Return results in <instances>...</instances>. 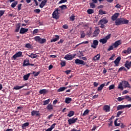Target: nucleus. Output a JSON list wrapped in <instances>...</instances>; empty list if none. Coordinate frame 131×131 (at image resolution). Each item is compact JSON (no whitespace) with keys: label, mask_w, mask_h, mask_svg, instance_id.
Instances as JSON below:
<instances>
[{"label":"nucleus","mask_w":131,"mask_h":131,"mask_svg":"<svg viewBox=\"0 0 131 131\" xmlns=\"http://www.w3.org/2000/svg\"><path fill=\"white\" fill-rule=\"evenodd\" d=\"M34 40H35V41H36L37 42H38V43L42 44L47 42V39L41 38V37L38 36H36L34 37Z\"/></svg>","instance_id":"obj_1"},{"label":"nucleus","mask_w":131,"mask_h":131,"mask_svg":"<svg viewBox=\"0 0 131 131\" xmlns=\"http://www.w3.org/2000/svg\"><path fill=\"white\" fill-rule=\"evenodd\" d=\"M52 17L54 19H59V9H56L52 13Z\"/></svg>","instance_id":"obj_2"},{"label":"nucleus","mask_w":131,"mask_h":131,"mask_svg":"<svg viewBox=\"0 0 131 131\" xmlns=\"http://www.w3.org/2000/svg\"><path fill=\"white\" fill-rule=\"evenodd\" d=\"M75 56H76V54H74L73 55L69 54L66 55L64 56V59H66V60H72V59H73V58H74V57H75Z\"/></svg>","instance_id":"obj_3"},{"label":"nucleus","mask_w":131,"mask_h":131,"mask_svg":"<svg viewBox=\"0 0 131 131\" xmlns=\"http://www.w3.org/2000/svg\"><path fill=\"white\" fill-rule=\"evenodd\" d=\"M75 63L77 65H85V62L83 60H80L78 58L75 60Z\"/></svg>","instance_id":"obj_4"},{"label":"nucleus","mask_w":131,"mask_h":131,"mask_svg":"<svg viewBox=\"0 0 131 131\" xmlns=\"http://www.w3.org/2000/svg\"><path fill=\"white\" fill-rule=\"evenodd\" d=\"M77 120H78V119H77V118H72L71 119H69L68 121L69 123V124H73L74 123H75V122H76V121H77Z\"/></svg>","instance_id":"obj_5"},{"label":"nucleus","mask_w":131,"mask_h":131,"mask_svg":"<svg viewBox=\"0 0 131 131\" xmlns=\"http://www.w3.org/2000/svg\"><path fill=\"white\" fill-rule=\"evenodd\" d=\"M99 33H100V30L99 29V28L96 27L92 37H96V36H98V35H99Z\"/></svg>","instance_id":"obj_6"},{"label":"nucleus","mask_w":131,"mask_h":131,"mask_svg":"<svg viewBox=\"0 0 131 131\" xmlns=\"http://www.w3.org/2000/svg\"><path fill=\"white\" fill-rule=\"evenodd\" d=\"M21 56H22V52L19 51L14 55L12 58H13L14 60H16L17 58H19V57H21Z\"/></svg>","instance_id":"obj_7"},{"label":"nucleus","mask_w":131,"mask_h":131,"mask_svg":"<svg viewBox=\"0 0 131 131\" xmlns=\"http://www.w3.org/2000/svg\"><path fill=\"white\" fill-rule=\"evenodd\" d=\"M98 45H99V41L98 40H93V43L91 45V48L96 49Z\"/></svg>","instance_id":"obj_8"},{"label":"nucleus","mask_w":131,"mask_h":131,"mask_svg":"<svg viewBox=\"0 0 131 131\" xmlns=\"http://www.w3.org/2000/svg\"><path fill=\"white\" fill-rule=\"evenodd\" d=\"M122 18H117L115 21V25L117 26H118V25H122Z\"/></svg>","instance_id":"obj_9"},{"label":"nucleus","mask_w":131,"mask_h":131,"mask_svg":"<svg viewBox=\"0 0 131 131\" xmlns=\"http://www.w3.org/2000/svg\"><path fill=\"white\" fill-rule=\"evenodd\" d=\"M121 44V40H119L116 41L115 42H114L113 44V46H114V48H118V46H120Z\"/></svg>","instance_id":"obj_10"},{"label":"nucleus","mask_w":131,"mask_h":131,"mask_svg":"<svg viewBox=\"0 0 131 131\" xmlns=\"http://www.w3.org/2000/svg\"><path fill=\"white\" fill-rule=\"evenodd\" d=\"M120 60H121V57L120 56L118 57L116 60L114 61V63L115 64L116 66H118L119 65V63L120 62Z\"/></svg>","instance_id":"obj_11"},{"label":"nucleus","mask_w":131,"mask_h":131,"mask_svg":"<svg viewBox=\"0 0 131 131\" xmlns=\"http://www.w3.org/2000/svg\"><path fill=\"white\" fill-rule=\"evenodd\" d=\"M122 54H125V55H128V54H130L131 53V48H128L127 50H125L122 51Z\"/></svg>","instance_id":"obj_12"},{"label":"nucleus","mask_w":131,"mask_h":131,"mask_svg":"<svg viewBox=\"0 0 131 131\" xmlns=\"http://www.w3.org/2000/svg\"><path fill=\"white\" fill-rule=\"evenodd\" d=\"M29 65H30V63H29V59L27 58L25 59L23 62V67H26V66H29Z\"/></svg>","instance_id":"obj_13"},{"label":"nucleus","mask_w":131,"mask_h":131,"mask_svg":"<svg viewBox=\"0 0 131 131\" xmlns=\"http://www.w3.org/2000/svg\"><path fill=\"white\" fill-rule=\"evenodd\" d=\"M118 16H119V14L118 13H115L112 16V20L113 21H115L117 20V18H118Z\"/></svg>","instance_id":"obj_14"},{"label":"nucleus","mask_w":131,"mask_h":131,"mask_svg":"<svg viewBox=\"0 0 131 131\" xmlns=\"http://www.w3.org/2000/svg\"><path fill=\"white\" fill-rule=\"evenodd\" d=\"M107 23H108V20L106 18H102L99 22V24H107Z\"/></svg>","instance_id":"obj_15"},{"label":"nucleus","mask_w":131,"mask_h":131,"mask_svg":"<svg viewBox=\"0 0 131 131\" xmlns=\"http://www.w3.org/2000/svg\"><path fill=\"white\" fill-rule=\"evenodd\" d=\"M28 57H30V58H31L32 59H35V58H38V55H37V54H30L28 55Z\"/></svg>","instance_id":"obj_16"},{"label":"nucleus","mask_w":131,"mask_h":131,"mask_svg":"<svg viewBox=\"0 0 131 131\" xmlns=\"http://www.w3.org/2000/svg\"><path fill=\"white\" fill-rule=\"evenodd\" d=\"M103 110L105 112H110V106L105 105L103 106Z\"/></svg>","instance_id":"obj_17"},{"label":"nucleus","mask_w":131,"mask_h":131,"mask_svg":"<svg viewBox=\"0 0 131 131\" xmlns=\"http://www.w3.org/2000/svg\"><path fill=\"white\" fill-rule=\"evenodd\" d=\"M47 2H48V0H43L41 2V4L39 5V7L41 9H42V8L45 7V5L47 4Z\"/></svg>","instance_id":"obj_18"},{"label":"nucleus","mask_w":131,"mask_h":131,"mask_svg":"<svg viewBox=\"0 0 131 131\" xmlns=\"http://www.w3.org/2000/svg\"><path fill=\"white\" fill-rule=\"evenodd\" d=\"M28 31V29L21 28L20 30V33L21 34H24V33H26V32H27Z\"/></svg>","instance_id":"obj_19"},{"label":"nucleus","mask_w":131,"mask_h":131,"mask_svg":"<svg viewBox=\"0 0 131 131\" xmlns=\"http://www.w3.org/2000/svg\"><path fill=\"white\" fill-rule=\"evenodd\" d=\"M31 115L32 116H34V115H36V116H39V111H33L31 112Z\"/></svg>","instance_id":"obj_20"},{"label":"nucleus","mask_w":131,"mask_h":131,"mask_svg":"<svg viewBox=\"0 0 131 131\" xmlns=\"http://www.w3.org/2000/svg\"><path fill=\"white\" fill-rule=\"evenodd\" d=\"M125 67H126L128 70L131 67L130 62L126 61L125 64Z\"/></svg>","instance_id":"obj_21"},{"label":"nucleus","mask_w":131,"mask_h":131,"mask_svg":"<svg viewBox=\"0 0 131 131\" xmlns=\"http://www.w3.org/2000/svg\"><path fill=\"white\" fill-rule=\"evenodd\" d=\"M55 38L52 39L51 40V42H55V41H57V40H59V39L60 38V37L59 36V35H55Z\"/></svg>","instance_id":"obj_22"},{"label":"nucleus","mask_w":131,"mask_h":131,"mask_svg":"<svg viewBox=\"0 0 131 131\" xmlns=\"http://www.w3.org/2000/svg\"><path fill=\"white\" fill-rule=\"evenodd\" d=\"M123 84L124 88H128V89H130V85H129V83H128V82L124 81L123 82Z\"/></svg>","instance_id":"obj_23"},{"label":"nucleus","mask_w":131,"mask_h":131,"mask_svg":"<svg viewBox=\"0 0 131 131\" xmlns=\"http://www.w3.org/2000/svg\"><path fill=\"white\" fill-rule=\"evenodd\" d=\"M100 54H98L93 57V60H94V61H98L100 60Z\"/></svg>","instance_id":"obj_24"},{"label":"nucleus","mask_w":131,"mask_h":131,"mask_svg":"<svg viewBox=\"0 0 131 131\" xmlns=\"http://www.w3.org/2000/svg\"><path fill=\"white\" fill-rule=\"evenodd\" d=\"M124 108H125L124 105H119L117 107V110H122V109H124Z\"/></svg>","instance_id":"obj_25"},{"label":"nucleus","mask_w":131,"mask_h":131,"mask_svg":"<svg viewBox=\"0 0 131 131\" xmlns=\"http://www.w3.org/2000/svg\"><path fill=\"white\" fill-rule=\"evenodd\" d=\"M39 93L40 94V95L46 94V93H48V90L46 89L40 90Z\"/></svg>","instance_id":"obj_26"},{"label":"nucleus","mask_w":131,"mask_h":131,"mask_svg":"<svg viewBox=\"0 0 131 131\" xmlns=\"http://www.w3.org/2000/svg\"><path fill=\"white\" fill-rule=\"evenodd\" d=\"M71 101H72V99L69 97L66 98L65 100V102L67 104H70V103L71 102Z\"/></svg>","instance_id":"obj_27"},{"label":"nucleus","mask_w":131,"mask_h":131,"mask_svg":"<svg viewBox=\"0 0 131 131\" xmlns=\"http://www.w3.org/2000/svg\"><path fill=\"white\" fill-rule=\"evenodd\" d=\"M73 115H74V111H71L68 113L67 116H68V117H72V116H73Z\"/></svg>","instance_id":"obj_28"},{"label":"nucleus","mask_w":131,"mask_h":131,"mask_svg":"<svg viewBox=\"0 0 131 131\" xmlns=\"http://www.w3.org/2000/svg\"><path fill=\"white\" fill-rule=\"evenodd\" d=\"M28 125H29V123L26 122L22 125L21 127L23 129H25V128H26V127L28 126Z\"/></svg>","instance_id":"obj_29"},{"label":"nucleus","mask_w":131,"mask_h":131,"mask_svg":"<svg viewBox=\"0 0 131 131\" xmlns=\"http://www.w3.org/2000/svg\"><path fill=\"white\" fill-rule=\"evenodd\" d=\"M47 109L48 110H53V109H54V107L53 106V105L49 104L47 106Z\"/></svg>","instance_id":"obj_30"},{"label":"nucleus","mask_w":131,"mask_h":131,"mask_svg":"<svg viewBox=\"0 0 131 131\" xmlns=\"http://www.w3.org/2000/svg\"><path fill=\"white\" fill-rule=\"evenodd\" d=\"M29 76H30V73H29L27 75H25L23 77L24 80H28V78H29Z\"/></svg>","instance_id":"obj_31"},{"label":"nucleus","mask_w":131,"mask_h":131,"mask_svg":"<svg viewBox=\"0 0 131 131\" xmlns=\"http://www.w3.org/2000/svg\"><path fill=\"white\" fill-rule=\"evenodd\" d=\"M105 86V84L104 83L101 84L99 87L98 88L97 91L100 92V91H102L103 90V88Z\"/></svg>","instance_id":"obj_32"},{"label":"nucleus","mask_w":131,"mask_h":131,"mask_svg":"<svg viewBox=\"0 0 131 131\" xmlns=\"http://www.w3.org/2000/svg\"><path fill=\"white\" fill-rule=\"evenodd\" d=\"M67 89V87H60L59 89H58L57 92H63V91H65Z\"/></svg>","instance_id":"obj_33"},{"label":"nucleus","mask_w":131,"mask_h":131,"mask_svg":"<svg viewBox=\"0 0 131 131\" xmlns=\"http://www.w3.org/2000/svg\"><path fill=\"white\" fill-rule=\"evenodd\" d=\"M122 85V82H120L118 85V89L121 90V91H123V86Z\"/></svg>","instance_id":"obj_34"},{"label":"nucleus","mask_w":131,"mask_h":131,"mask_svg":"<svg viewBox=\"0 0 131 131\" xmlns=\"http://www.w3.org/2000/svg\"><path fill=\"white\" fill-rule=\"evenodd\" d=\"M20 27H21V26L19 24H17L15 29L16 32H19V30H20Z\"/></svg>","instance_id":"obj_35"},{"label":"nucleus","mask_w":131,"mask_h":131,"mask_svg":"<svg viewBox=\"0 0 131 131\" xmlns=\"http://www.w3.org/2000/svg\"><path fill=\"white\" fill-rule=\"evenodd\" d=\"M128 20L122 18V24H128Z\"/></svg>","instance_id":"obj_36"},{"label":"nucleus","mask_w":131,"mask_h":131,"mask_svg":"<svg viewBox=\"0 0 131 131\" xmlns=\"http://www.w3.org/2000/svg\"><path fill=\"white\" fill-rule=\"evenodd\" d=\"M100 42H102L103 45L107 42V39L106 38H103L99 40Z\"/></svg>","instance_id":"obj_37"},{"label":"nucleus","mask_w":131,"mask_h":131,"mask_svg":"<svg viewBox=\"0 0 131 131\" xmlns=\"http://www.w3.org/2000/svg\"><path fill=\"white\" fill-rule=\"evenodd\" d=\"M17 5H18V2L15 1L14 3H12L11 7V8H15V7H16V6H17Z\"/></svg>","instance_id":"obj_38"},{"label":"nucleus","mask_w":131,"mask_h":131,"mask_svg":"<svg viewBox=\"0 0 131 131\" xmlns=\"http://www.w3.org/2000/svg\"><path fill=\"white\" fill-rule=\"evenodd\" d=\"M23 88H24V85L16 86L14 87L13 90H20L21 89H23Z\"/></svg>","instance_id":"obj_39"},{"label":"nucleus","mask_w":131,"mask_h":131,"mask_svg":"<svg viewBox=\"0 0 131 131\" xmlns=\"http://www.w3.org/2000/svg\"><path fill=\"white\" fill-rule=\"evenodd\" d=\"M99 15H105V14H106V11H103L102 10H100L99 11Z\"/></svg>","instance_id":"obj_40"},{"label":"nucleus","mask_w":131,"mask_h":131,"mask_svg":"<svg viewBox=\"0 0 131 131\" xmlns=\"http://www.w3.org/2000/svg\"><path fill=\"white\" fill-rule=\"evenodd\" d=\"M51 101V100L50 99L46 100L45 101H43V105L44 106H45V105H48V104H49V103H50V101Z\"/></svg>","instance_id":"obj_41"},{"label":"nucleus","mask_w":131,"mask_h":131,"mask_svg":"<svg viewBox=\"0 0 131 131\" xmlns=\"http://www.w3.org/2000/svg\"><path fill=\"white\" fill-rule=\"evenodd\" d=\"M118 121V119H117L115 121V125L116 126H119V125H120V122H118L117 121Z\"/></svg>","instance_id":"obj_42"},{"label":"nucleus","mask_w":131,"mask_h":131,"mask_svg":"<svg viewBox=\"0 0 131 131\" xmlns=\"http://www.w3.org/2000/svg\"><path fill=\"white\" fill-rule=\"evenodd\" d=\"M89 112H90V111L89 110H86L83 114V116H85L86 115H88Z\"/></svg>","instance_id":"obj_43"},{"label":"nucleus","mask_w":131,"mask_h":131,"mask_svg":"<svg viewBox=\"0 0 131 131\" xmlns=\"http://www.w3.org/2000/svg\"><path fill=\"white\" fill-rule=\"evenodd\" d=\"M75 19V16H74V14H72L70 17V20L71 21H74V20Z\"/></svg>","instance_id":"obj_44"},{"label":"nucleus","mask_w":131,"mask_h":131,"mask_svg":"<svg viewBox=\"0 0 131 131\" xmlns=\"http://www.w3.org/2000/svg\"><path fill=\"white\" fill-rule=\"evenodd\" d=\"M90 8H92V9H94L96 8V5H95V3H90Z\"/></svg>","instance_id":"obj_45"},{"label":"nucleus","mask_w":131,"mask_h":131,"mask_svg":"<svg viewBox=\"0 0 131 131\" xmlns=\"http://www.w3.org/2000/svg\"><path fill=\"white\" fill-rule=\"evenodd\" d=\"M124 99L127 100V101H131V98L128 95H126L124 97Z\"/></svg>","instance_id":"obj_46"},{"label":"nucleus","mask_w":131,"mask_h":131,"mask_svg":"<svg viewBox=\"0 0 131 131\" xmlns=\"http://www.w3.org/2000/svg\"><path fill=\"white\" fill-rule=\"evenodd\" d=\"M82 43H86V44H88L89 43V41H83V42H82L78 45H77L75 47V48L78 47V46H80V45H82Z\"/></svg>","instance_id":"obj_47"},{"label":"nucleus","mask_w":131,"mask_h":131,"mask_svg":"<svg viewBox=\"0 0 131 131\" xmlns=\"http://www.w3.org/2000/svg\"><path fill=\"white\" fill-rule=\"evenodd\" d=\"M87 12L88 14H93V13H94V10L90 9L88 10Z\"/></svg>","instance_id":"obj_48"},{"label":"nucleus","mask_w":131,"mask_h":131,"mask_svg":"<svg viewBox=\"0 0 131 131\" xmlns=\"http://www.w3.org/2000/svg\"><path fill=\"white\" fill-rule=\"evenodd\" d=\"M60 65L61 66V67H64V66H66V62H65V61H61Z\"/></svg>","instance_id":"obj_49"},{"label":"nucleus","mask_w":131,"mask_h":131,"mask_svg":"<svg viewBox=\"0 0 131 131\" xmlns=\"http://www.w3.org/2000/svg\"><path fill=\"white\" fill-rule=\"evenodd\" d=\"M59 8L61 9V10H63V9H67V6L65 5H63L62 6H59Z\"/></svg>","instance_id":"obj_50"},{"label":"nucleus","mask_w":131,"mask_h":131,"mask_svg":"<svg viewBox=\"0 0 131 131\" xmlns=\"http://www.w3.org/2000/svg\"><path fill=\"white\" fill-rule=\"evenodd\" d=\"M34 12H35V13H36L37 14H39L40 13V10L39 9H37L34 10Z\"/></svg>","instance_id":"obj_51"},{"label":"nucleus","mask_w":131,"mask_h":131,"mask_svg":"<svg viewBox=\"0 0 131 131\" xmlns=\"http://www.w3.org/2000/svg\"><path fill=\"white\" fill-rule=\"evenodd\" d=\"M25 47L28 49H31V45H30V43H27Z\"/></svg>","instance_id":"obj_52"},{"label":"nucleus","mask_w":131,"mask_h":131,"mask_svg":"<svg viewBox=\"0 0 131 131\" xmlns=\"http://www.w3.org/2000/svg\"><path fill=\"white\" fill-rule=\"evenodd\" d=\"M115 88V86L114 84L111 85L109 86V90H113Z\"/></svg>","instance_id":"obj_53"},{"label":"nucleus","mask_w":131,"mask_h":131,"mask_svg":"<svg viewBox=\"0 0 131 131\" xmlns=\"http://www.w3.org/2000/svg\"><path fill=\"white\" fill-rule=\"evenodd\" d=\"M122 70L125 71V70H126L125 69V68H124V67H121L119 69V72L122 71Z\"/></svg>","instance_id":"obj_54"},{"label":"nucleus","mask_w":131,"mask_h":131,"mask_svg":"<svg viewBox=\"0 0 131 131\" xmlns=\"http://www.w3.org/2000/svg\"><path fill=\"white\" fill-rule=\"evenodd\" d=\"M118 101H119V102H120V101H123V100H124V97H118L117 98Z\"/></svg>","instance_id":"obj_55"},{"label":"nucleus","mask_w":131,"mask_h":131,"mask_svg":"<svg viewBox=\"0 0 131 131\" xmlns=\"http://www.w3.org/2000/svg\"><path fill=\"white\" fill-rule=\"evenodd\" d=\"M113 49H114V47L113 45L111 46H110V47L107 49V51H112V50H113Z\"/></svg>","instance_id":"obj_56"},{"label":"nucleus","mask_w":131,"mask_h":131,"mask_svg":"<svg viewBox=\"0 0 131 131\" xmlns=\"http://www.w3.org/2000/svg\"><path fill=\"white\" fill-rule=\"evenodd\" d=\"M5 14V11L4 10H0V17H2L3 15Z\"/></svg>","instance_id":"obj_57"},{"label":"nucleus","mask_w":131,"mask_h":131,"mask_svg":"<svg viewBox=\"0 0 131 131\" xmlns=\"http://www.w3.org/2000/svg\"><path fill=\"white\" fill-rule=\"evenodd\" d=\"M55 125H56V123H54L53 124H52L51 127L49 128L51 130H53V128H54L55 127Z\"/></svg>","instance_id":"obj_58"},{"label":"nucleus","mask_w":131,"mask_h":131,"mask_svg":"<svg viewBox=\"0 0 131 131\" xmlns=\"http://www.w3.org/2000/svg\"><path fill=\"white\" fill-rule=\"evenodd\" d=\"M115 8H117V9H120V8H121V5L118 4L115 6Z\"/></svg>","instance_id":"obj_59"},{"label":"nucleus","mask_w":131,"mask_h":131,"mask_svg":"<svg viewBox=\"0 0 131 131\" xmlns=\"http://www.w3.org/2000/svg\"><path fill=\"white\" fill-rule=\"evenodd\" d=\"M67 0H61L59 1V4H63L64 3H66Z\"/></svg>","instance_id":"obj_60"},{"label":"nucleus","mask_w":131,"mask_h":131,"mask_svg":"<svg viewBox=\"0 0 131 131\" xmlns=\"http://www.w3.org/2000/svg\"><path fill=\"white\" fill-rule=\"evenodd\" d=\"M121 114H122V112L121 111L118 112L117 115V117H119V116L121 115Z\"/></svg>","instance_id":"obj_61"},{"label":"nucleus","mask_w":131,"mask_h":131,"mask_svg":"<svg viewBox=\"0 0 131 131\" xmlns=\"http://www.w3.org/2000/svg\"><path fill=\"white\" fill-rule=\"evenodd\" d=\"M125 108H130L131 104L124 105Z\"/></svg>","instance_id":"obj_62"},{"label":"nucleus","mask_w":131,"mask_h":131,"mask_svg":"<svg viewBox=\"0 0 131 131\" xmlns=\"http://www.w3.org/2000/svg\"><path fill=\"white\" fill-rule=\"evenodd\" d=\"M38 32V29H35L33 32V34H34L35 33H37Z\"/></svg>","instance_id":"obj_63"},{"label":"nucleus","mask_w":131,"mask_h":131,"mask_svg":"<svg viewBox=\"0 0 131 131\" xmlns=\"http://www.w3.org/2000/svg\"><path fill=\"white\" fill-rule=\"evenodd\" d=\"M21 7H22V4H19L18 5V10L20 11L21 10Z\"/></svg>","instance_id":"obj_64"}]
</instances>
